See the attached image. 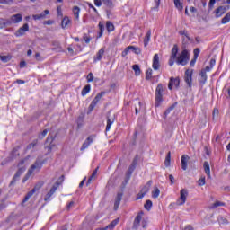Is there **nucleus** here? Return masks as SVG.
Here are the masks:
<instances>
[{
    "mask_svg": "<svg viewBox=\"0 0 230 230\" xmlns=\"http://www.w3.org/2000/svg\"><path fill=\"white\" fill-rule=\"evenodd\" d=\"M24 161L25 160H21L19 162L18 170L10 182V186H15V182L21 179V175H22L23 172H26V165H24Z\"/></svg>",
    "mask_w": 230,
    "mask_h": 230,
    "instance_id": "obj_1",
    "label": "nucleus"
},
{
    "mask_svg": "<svg viewBox=\"0 0 230 230\" xmlns=\"http://www.w3.org/2000/svg\"><path fill=\"white\" fill-rule=\"evenodd\" d=\"M190 62V52L184 49L180 56L176 58V64L178 66H186Z\"/></svg>",
    "mask_w": 230,
    "mask_h": 230,
    "instance_id": "obj_2",
    "label": "nucleus"
},
{
    "mask_svg": "<svg viewBox=\"0 0 230 230\" xmlns=\"http://www.w3.org/2000/svg\"><path fill=\"white\" fill-rule=\"evenodd\" d=\"M64 175H61L58 180L56 181V185H53L52 188L50 189L49 192H48L44 198V200L48 202L49 199H51V196L57 191L58 186L64 182Z\"/></svg>",
    "mask_w": 230,
    "mask_h": 230,
    "instance_id": "obj_3",
    "label": "nucleus"
},
{
    "mask_svg": "<svg viewBox=\"0 0 230 230\" xmlns=\"http://www.w3.org/2000/svg\"><path fill=\"white\" fill-rule=\"evenodd\" d=\"M187 199H188V190L186 189H182L180 191V197L176 200V206H184V204H186Z\"/></svg>",
    "mask_w": 230,
    "mask_h": 230,
    "instance_id": "obj_4",
    "label": "nucleus"
},
{
    "mask_svg": "<svg viewBox=\"0 0 230 230\" xmlns=\"http://www.w3.org/2000/svg\"><path fill=\"white\" fill-rule=\"evenodd\" d=\"M163 84H159L155 91V107H159V102H163Z\"/></svg>",
    "mask_w": 230,
    "mask_h": 230,
    "instance_id": "obj_5",
    "label": "nucleus"
},
{
    "mask_svg": "<svg viewBox=\"0 0 230 230\" xmlns=\"http://www.w3.org/2000/svg\"><path fill=\"white\" fill-rule=\"evenodd\" d=\"M55 137H57V136H53V135H49V137H47L46 143H49V145L46 147V150H47L46 155H48V154H51V150L55 148L56 145L53 144V141H55Z\"/></svg>",
    "mask_w": 230,
    "mask_h": 230,
    "instance_id": "obj_6",
    "label": "nucleus"
},
{
    "mask_svg": "<svg viewBox=\"0 0 230 230\" xmlns=\"http://www.w3.org/2000/svg\"><path fill=\"white\" fill-rule=\"evenodd\" d=\"M184 81L188 87H191L193 82V69H187L185 71Z\"/></svg>",
    "mask_w": 230,
    "mask_h": 230,
    "instance_id": "obj_7",
    "label": "nucleus"
},
{
    "mask_svg": "<svg viewBox=\"0 0 230 230\" xmlns=\"http://www.w3.org/2000/svg\"><path fill=\"white\" fill-rule=\"evenodd\" d=\"M42 164H44V162H42V160H40V158H37L35 163L29 169V175H31L34 170H38V172L40 171V169L42 168Z\"/></svg>",
    "mask_w": 230,
    "mask_h": 230,
    "instance_id": "obj_8",
    "label": "nucleus"
},
{
    "mask_svg": "<svg viewBox=\"0 0 230 230\" xmlns=\"http://www.w3.org/2000/svg\"><path fill=\"white\" fill-rule=\"evenodd\" d=\"M26 31H30V25L28 23L23 24L14 33L15 37H22L26 35Z\"/></svg>",
    "mask_w": 230,
    "mask_h": 230,
    "instance_id": "obj_9",
    "label": "nucleus"
},
{
    "mask_svg": "<svg viewBox=\"0 0 230 230\" xmlns=\"http://www.w3.org/2000/svg\"><path fill=\"white\" fill-rule=\"evenodd\" d=\"M115 119H116V115L113 112L109 111L107 113L106 131L111 130V127L112 126V123H114Z\"/></svg>",
    "mask_w": 230,
    "mask_h": 230,
    "instance_id": "obj_10",
    "label": "nucleus"
},
{
    "mask_svg": "<svg viewBox=\"0 0 230 230\" xmlns=\"http://www.w3.org/2000/svg\"><path fill=\"white\" fill-rule=\"evenodd\" d=\"M199 82L200 85H205L206 82H208V74H206V70H201L199 76Z\"/></svg>",
    "mask_w": 230,
    "mask_h": 230,
    "instance_id": "obj_11",
    "label": "nucleus"
},
{
    "mask_svg": "<svg viewBox=\"0 0 230 230\" xmlns=\"http://www.w3.org/2000/svg\"><path fill=\"white\" fill-rule=\"evenodd\" d=\"M180 84L181 80L179 78L171 77L168 84V89L172 91L173 89V85H175V87H179Z\"/></svg>",
    "mask_w": 230,
    "mask_h": 230,
    "instance_id": "obj_12",
    "label": "nucleus"
},
{
    "mask_svg": "<svg viewBox=\"0 0 230 230\" xmlns=\"http://www.w3.org/2000/svg\"><path fill=\"white\" fill-rule=\"evenodd\" d=\"M11 24H18V22H21L22 21V15L21 13L13 14L9 19Z\"/></svg>",
    "mask_w": 230,
    "mask_h": 230,
    "instance_id": "obj_13",
    "label": "nucleus"
},
{
    "mask_svg": "<svg viewBox=\"0 0 230 230\" xmlns=\"http://www.w3.org/2000/svg\"><path fill=\"white\" fill-rule=\"evenodd\" d=\"M179 34L186 37V39H187V40L185 38L182 39L183 44H188V41L189 42H193V39H191L190 37V35L188 34V31L186 30L180 31Z\"/></svg>",
    "mask_w": 230,
    "mask_h": 230,
    "instance_id": "obj_14",
    "label": "nucleus"
},
{
    "mask_svg": "<svg viewBox=\"0 0 230 230\" xmlns=\"http://www.w3.org/2000/svg\"><path fill=\"white\" fill-rule=\"evenodd\" d=\"M47 15H49V10H45L40 14H33L32 19H34V21H41L42 19H45Z\"/></svg>",
    "mask_w": 230,
    "mask_h": 230,
    "instance_id": "obj_15",
    "label": "nucleus"
},
{
    "mask_svg": "<svg viewBox=\"0 0 230 230\" xmlns=\"http://www.w3.org/2000/svg\"><path fill=\"white\" fill-rule=\"evenodd\" d=\"M123 199V193L122 192H118L115 202H114V210H118L119 208V204H121V199Z\"/></svg>",
    "mask_w": 230,
    "mask_h": 230,
    "instance_id": "obj_16",
    "label": "nucleus"
},
{
    "mask_svg": "<svg viewBox=\"0 0 230 230\" xmlns=\"http://www.w3.org/2000/svg\"><path fill=\"white\" fill-rule=\"evenodd\" d=\"M188 161H190V156L188 155H183L181 156V170H188Z\"/></svg>",
    "mask_w": 230,
    "mask_h": 230,
    "instance_id": "obj_17",
    "label": "nucleus"
},
{
    "mask_svg": "<svg viewBox=\"0 0 230 230\" xmlns=\"http://www.w3.org/2000/svg\"><path fill=\"white\" fill-rule=\"evenodd\" d=\"M161 67V64L159 63V55L155 54L153 58V69L157 71Z\"/></svg>",
    "mask_w": 230,
    "mask_h": 230,
    "instance_id": "obj_18",
    "label": "nucleus"
},
{
    "mask_svg": "<svg viewBox=\"0 0 230 230\" xmlns=\"http://www.w3.org/2000/svg\"><path fill=\"white\" fill-rule=\"evenodd\" d=\"M194 53V57L191 59L190 65L191 67H193V66H195V63L197 62V58H199V55L200 54V49L197 48L193 50Z\"/></svg>",
    "mask_w": 230,
    "mask_h": 230,
    "instance_id": "obj_19",
    "label": "nucleus"
},
{
    "mask_svg": "<svg viewBox=\"0 0 230 230\" xmlns=\"http://www.w3.org/2000/svg\"><path fill=\"white\" fill-rule=\"evenodd\" d=\"M91 143H93V136H89L85 142H84V144L81 146V151L84 152V150H85V148H89V145H91Z\"/></svg>",
    "mask_w": 230,
    "mask_h": 230,
    "instance_id": "obj_20",
    "label": "nucleus"
},
{
    "mask_svg": "<svg viewBox=\"0 0 230 230\" xmlns=\"http://www.w3.org/2000/svg\"><path fill=\"white\" fill-rule=\"evenodd\" d=\"M6 26H12V22L8 19L0 18V30L6 28Z\"/></svg>",
    "mask_w": 230,
    "mask_h": 230,
    "instance_id": "obj_21",
    "label": "nucleus"
},
{
    "mask_svg": "<svg viewBox=\"0 0 230 230\" xmlns=\"http://www.w3.org/2000/svg\"><path fill=\"white\" fill-rule=\"evenodd\" d=\"M103 55H105V48H102L96 54V56L94 57V61H99L102 60V58H103Z\"/></svg>",
    "mask_w": 230,
    "mask_h": 230,
    "instance_id": "obj_22",
    "label": "nucleus"
},
{
    "mask_svg": "<svg viewBox=\"0 0 230 230\" xmlns=\"http://www.w3.org/2000/svg\"><path fill=\"white\" fill-rule=\"evenodd\" d=\"M216 17H222L224 13H226V7L224 6H219L215 10Z\"/></svg>",
    "mask_w": 230,
    "mask_h": 230,
    "instance_id": "obj_23",
    "label": "nucleus"
},
{
    "mask_svg": "<svg viewBox=\"0 0 230 230\" xmlns=\"http://www.w3.org/2000/svg\"><path fill=\"white\" fill-rule=\"evenodd\" d=\"M152 180H150L142 189H141V193L144 195H146L148 191H150V187L152 186Z\"/></svg>",
    "mask_w": 230,
    "mask_h": 230,
    "instance_id": "obj_24",
    "label": "nucleus"
},
{
    "mask_svg": "<svg viewBox=\"0 0 230 230\" xmlns=\"http://www.w3.org/2000/svg\"><path fill=\"white\" fill-rule=\"evenodd\" d=\"M142 217L140 215H137L134 222H133V229H137L139 227V224H141Z\"/></svg>",
    "mask_w": 230,
    "mask_h": 230,
    "instance_id": "obj_25",
    "label": "nucleus"
},
{
    "mask_svg": "<svg viewBox=\"0 0 230 230\" xmlns=\"http://www.w3.org/2000/svg\"><path fill=\"white\" fill-rule=\"evenodd\" d=\"M150 37H152V31L148 30L145 38H144V46L146 48L148 46V42H150Z\"/></svg>",
    "mask_w": 230,
    "mask_h": 230,
    "instance_id": "obj_26",
    "label": "nucleus"
},
{
    "mask_svg": "<svg viewBox=\"0 0 230 230\" xmlns=\"http://www.w3.org/2000/svg\"><path fill=\"white\" fill-rule=\"evenodd\" d=\"M69 24H71V20L69 19V17L65 16L61 22V27L63 29H66Z\"/></svg>",
    "mask_w": 230,
    "mask_h": 230,
    "instance_id": "obj_27",
    "label": "nucleus"
},
{
    "mask_svg": "<svg viewBox=\"0 0 230 230\" xmlns=\"http://www.w3.org/2000/svg\"><path fill=\"white\" fill-rule=\"evenodd\" d=\"M52 46H55L54 48H52V51H58V53L62 52V47L60 46V42L53 41Z\"/></svg>",
    "mask_w": 230,
    "mask_h": 230,
    "instance_id": "obj_28",
    "label": "nucleus"
},
{
    "mask_svg": "<svg viewBox=\"0 0 230 230\" xmlns=\"http://www.w3.org/2000/svg\"><path fill=\"white\" fill-rule=\"evenodd\" d=\"M203 168H204L205 173H206L208 177H211V169H210V167H209V163H208V162H204V164H203Z\"/></svg>",
    "mask_w": 230,
    "mask_h": 230,
    "instance_id": "obj_29",
    "label": "nucleus"
},
{
    "mask_svg": "<svg viewBox=\"0 0 230 230\" xmlns=\"http://www.w3.org/2000/svg\"><path fill=\"white\" fill-rule=\"evenodd\" d=\"M98 100L93 99L91 102V104L88 107V114H91V112H93V111H94V107H96V105H98Z\"/></svg>",
    "mask_w": 230,
    "mask_h": 230,
    "instance_id": "obj_30",
    "label": "nucleus"
},
{
    "mask_svg": "<svg viewBox=\"0 0 230 230\" xmlns=\"http://www.w3.org/2000/svg\"><path fill=\"white\" fill-rule=\"evenodd\" d=\"M177 53H179V47L177 46V44H175V45H173V48L172 49L171 58H177Z\"/></svg>",
    "mask_w": 230,
    "mask_h": 230,
    "instance_id": "obj_31",
    "label": "nucleus"
},
{
    "mask_svg": "<svg viewBox=\"0 0 230 230\" xmlns=\"http://www.w3.org/2000/svg\"><path fill=\"white\" fill-rule=\"evenodd\" d=\"M35 193V190H31V191H29L27 193V195L24 197L23 200H22V204H24V202H28L30 200V199H31V197H33V194Z\"/></svg>",
    "mask_w": 230,
    "mask_h": 230,
    "instance_id": "obj_32",
    "label": "nucleus"
},
{
    "mask_svg": "<svg viewBox=\"0 0 230 230\" xmlns=\"http://www.w3.org/2000/svg\"><path fill=\"white\" fill-rule=\"evenodd\" d=\"M174 5L179 10V12H182L184 6L182 5V2L181 0H174Z\"/></svg>",
    "mask_w": 230,
    "mask_h": 230,
    "instance_id": "obj_33",
    "label": "nucleus"
},
{
    "mask_svg": "<svg viewBox=\"0 0 230 230\" xmlns=\"http://www.w3.org/2000/svg\"><path fill=\"white\" fill-rule=\"evenodd\" d=\"M98 168L97 167L93 172L92 173V175L89 177L87 182H86V186H89L91 184V182L93 181V179H94L96 177V173H98Z\"/></svg>",
    "mask_w": 230,
    "mask_h": 230,
    "instance_id": "obj_34",
    "label": "nucleus"
},
{
    "mask_svg": "<svg viewBox=\"0 0 230 230\" xmlns=\"http://www.w3.org/2000/svg\"><path fill=\"white\" fill-rule=\"evenodd\" d=\"M175 107H177V102H174L172 106H170L164 113V118H166V116H168V114H170V112H172V111H173V109H175Z\"/></svg>",
    "mask_w": 230,
    "mask_h": 230,
    "instance_id": "obj_35",
    "label": "nucleus"
},
{
    "mask_svg": "<svg viewBox=\"0 0 230 230\" xmlns=\"http://www.w3.org/2000/svg\"><path fill=\"white\" fill-rule=\"evenodd\" d=\"M91 92V84H87V85H85L84 88H83V90H82V92H81V94H82V96H85L86 94H88V93H90Z\"/></svg>",
    "mask_w": 230,
    "mask_h": 230,
    "instance_id": "obj_36",
    "label": "nucleus"
},
{
    "mask_svg": "<svg viewBox=\"0 0 230 230\" xmlns=\"http://www.w3.org/2000/svg\"><path fill=\"white\" fill-rule=\"evenodd\" d=\"M132 69L135 71V76H139V75H141V68H139V65H133Z\"/></svg>",
    "mask_w": 230,
    "mask_h": 230,
    "instance_id": "obj_37",
    "label": "nucleus"
},
{
    "mask_svg": "<svg viewBox=\"0 0 230 230\" xmlns=\"http://www.w3.org/2000/svg\"><path fill=\"white\" fill-rule=\"evenodd\" d=\"M134 170H136V165L134 164H131L128 167V170L127 171L128 179H130V175L134 172Z\"/></svg>",
    "mask_w": 230,
    "mask_h": 230,
    "instance_id": "obj_38",
    "label": "nucleus"
},
{
    "mask_svg": "<svg viewBox=\"0 0 230 230\" xmlns=\"http://www.w3.org/2000/svg\"><path fill=\"white\" fill-rule=\"evenodd\" d=\"M130 51H133L135 55H141V49L139 47L129 46Z\"/></svg>",
    "mask_w": 230,
    "mask_h": 230,
    "instance_id": "obj_39",
    "label": "nucleus"
},
{
    "mask_svg": "<svg viewBox=\"0 0 230 230\" xmlns=\"http://www.w3.org/2000/svg\"><path fill=\"white\" fill-rule=\"evenodd\" d=\"M230 21V12L227 13L221 20V23L222 24H227V22H229Z\"/></svg>",
    "mask_w": 230,
    "mask_h": 230,
    "instance_id": "obj_40",
    "label": "nucleus"
},
{
    "mask_svg": "<svg viewBox=\"0 0 230 230\" xmlns=\"http://www.w3.org/2000/svg\"><path fill=\"white\" fill-rule=\"evenodd\" d=\"M73 13H74L75 19L78 20V19H79V16H80V7L75 6V7L73 8Z\"/></svg>",
    "mask_w": 230,
    "mask_h": 230,
    "instance_id": "obj_41",
    "label": "nucleus"
},
{
    "mask_svg": "<svg viewBox=\"0 0 230 230\" xmlns=\"http://www.w3.org/2000/svg\"><path fill=\"white\" fill-rule=\"evenodd\" d=\"M106 30L111 32V31H114V24H112V22H106Z\"/></svg>",
    "mask_w": 230,
    "mask_h": 230,
    "instance_id": "obj_42",
    "label": "nucleus"
},
{
    "mask_svg": "<svg viewBox=\"0 0 230 230\" xmlns=\"http://www.w3.org/2000/svg\"><path fill=\"white\" fill-rule=\"evenodd\" d=\"M145 209H146L147 211H150V209H152V200L147 199L144 205Z\"/></svg>",
    "mask_w": 230,
    "mask_h": 230,
    "instance_id": "obj_43",
    "label": "nucleus"
},
{
    "mask_svg": "<svg viewBox=\"0 0 230 230\" xmlns=\"http://www.w3.org/2000/svg\"><path fill=\"white\" fill-rule=\"evenodd\" d=\"M160 193H161V190H159V188L155 187V190L152 191L153 199H157V197H159Z\"/></svg>",
    "mask_w": 230,
    "mask_h": 230,
    "instance_id": "obj_44",
    "label": "nucleus"
},
{
    "mask_svg": "<svg viewBox=\"0 0 230 230\" xmlns=\"http://www.w3.org/2000/svg\"><path fill=\"white\" fill-rule=\"evenodd\" d=\"M219 206H226V203L222 201H216L211 207L210 209H215L216 208H219Z\"/></svg>",
    "mask_w": 230,
    "mask_h": 230,
    "instance_id": "obj_45",
    "label": "nucleus"
},
{
    "mask_svg": "<svg viewBox=\"0 0 230 230\" xmlns=\"http://www.w3.org/2000/svg\"><path fill=\"white\" fill-rule=\"evenodd\" d=\"M99 30H100V32L98 37L100 38L103 36V30H105V26L103 25V23H102V22H99Z\"/></svg>",
    "mask_w": 230,
    "mask_h": 230,
    "instance_id": "obj_46",
    "label": "nucleus"
},
{
    "mask_svg": "<svg viewBox=\"0 0 230 230\" xmlns=\"http://www.w3.org/2000/svg\"><path fill=\"white\" fill-rule=\"evenodd\" d=\"M172 153L171 152H168L166 157H165V162H164V164L165 166H170V161L172 159Z\"/></svg>",
    "mask_w": 230,
    "mask_h": 230,
    "instance_id": "obj_47",
    "label": "nucleus"
},
{
    "mask_svg": "<svg viewBox=\"0 0 230 230\" xmlns=\"http://www.w3.org/2000/svg\"><path fill=\"white\" fill-rule=\"evenodd\" d=\"M217 222H219L220 224H228L229 222L227 221V218L219 216V217L217 218Z\"/></svg>",
    "mask_w": 230,
    "mask_h": 230,
    "instance_id": "obj_48",
    "label": "nucleus"
},
{
    "mask_svg": "<svg viewBox=\"0 0 230 230\" xmlns=\"http://www.w3.org/2000/svg\"><path fill=\"white\" fill-rule=\"evenodd\" d=\"M199 186H204L206 184V176H201L198 181Z\"/></svg>",
    "mask_w": 230,
    "mask_h": 230,
    "instance_id": "obj_49",
    "label": "nucleus"
},
{
    "mask_svg": "<svg viewBox=\"0 0 230 230\" xmlns=\"http://www.w3.org/2000/svg\"><path fill=\"white\" fill-rule=\"evenodd\" d=\"M42 186H44V182H38L32 190H34V191H39Z\"/></svg>",
    "mask_w": 230,
    "mask_h": 230,
    "instance_id": "obj_50",
    "label": "nucleus"
},
{
    "mask_svg": "<svg viewBox=\"0 0 230 230\" xmlns=\"http://www.w3.org/2000/svg\"><path fill=\"white\" fill-rule=\"evenodd\" d=\"M215 3H217V0H210L208 3V12H211L215 6Z\"/></svg>",
    "mask_w": 230,
    "mask_h": 230,
    "instance_id": "obj_51",
    "label": "nucleus"
},
{
    "mask_svg": "<svg viewBox=\"0 0 230 230\" xmlns=\"http://www.w3.org/2000/svg\"><path fill=\"white\" fill-rule=\"evenodd\" d=\"M151 78H152V68H149L146 73V80H150Z\"/></svg>",
    "mask_w": 230,
    "mask_h": 230,
    "instance_id": "obj_52",
    "label": "nucleus"
},
{
    "mask_svg": "<svg viewBox=\"0 0 230 230\" xmlns=\"http://www.w3.org/2000/svg\"><path fill=\"white\" fill-rule=\"evenodd\" d=\"M102 3L109 8H112V0H102Z\"/></svg>",
    "mask_w": 230,
    "mask_h": 230,
    "instance_id": "obj_53",
    "label": "nucleus"
},
{
    "mask_svg": "<svg viewBox=\"0 0 230 230\" xmlns=\"http://www.w3.org/2000/svg\"><path fill=\"white\" fill-rule=\"evenodd\" d=\"M48 135V129H44L39 136V139H42L43 137H46V136Z\"/></svg>",
    "mask_w": 230,
    "mask_h": 230,
    "instance_id": "obj_54",
    "label": "nucleus"
},
{
    "mask_svg": "<svg viewBox=\"0 0 230 230\" xmlns=\"http://www.w3.org/2000/svg\"><path fill=\"white\" fill-rule=\"evenodd\" d=\"M103 94H105V92H101L99 93L96 96H95V100H97V102H100L102 100V98L103 97Z\"/></svg>",
    "mask_w": 230,
    "mask_h": 230,
    "instance_id": "obj_55",
    "label": "nucleus"
},
{
    "mask_svg": "<svg viewBox=\"0 0 230 230\" xmlns=\"http://www.w3.org/2000/svg\"><path fill=\"white\" fill-rule=\"evenodd\" d=\"M138 162H139V155H136V156L134 157L131 164H134L135 166H137Z\"/></svg>",
    "mask_w": 230,
    "mask_h": 230,
    "instance_id": "obj_56",
    "label": "nucleus"
},
{
    "mask_svg": "<svg viewBox=\"0 0 230 230\" xmlns=\"http://www.w3.org/2000/svg\"><path fill=\"white\" fill-rule=\"evenodd\" d=\"M86 78H87V82H93L94 81V75L91 72L88 74Z\"/></svg>",
    "mask_w": 230,
    "mask_h": 230,
    "instance_id": "obj_57",
    "label": "nucleus"
},
{
    "mask_svg": "<svg viewBox=\"0 0 230 230\" xmlns=\"http://www.w3.org/2000/svg\"><path fill=\"white\" fill-rule=\"evenodd\" d=\"M128 51H130V46L127 47L124 51L122 52V57L125 58L127 55H128Z\"/></svg>",
    "mask_w": 230,
    "mask_h": 230,
    "instance_id": "obj_58",
    "label": "nucleus"
},
{
    "mask_svg": "<svg viewBox=\"0 0 230 230\" xmlns=\"http://www.w3.org/2000/svg\"><path fill=\"white\" fill-rule=\"evenodd\" d=\"M155 6L153 7V10H158L159 4H161V0H155Z\"/></svg>",
    "mask_w": 230,
    "mask_h": 230,
    "instance_id": "obj_59",
    "label": "nucleus"
},
{
    "mask_svg": "<svg viewBox=\"0 0 230 230\" xmlns=\"http://www.w3.org/2000/svg\"><path fill=\"white\" fill-rule=\"evenodd\" d=\"M73 206H75V201H70L66 206V211H70Z\"/></svg>",
    "mask_w": 230,
    "mask_h": 230,
    "instance_id": "obj_60",
    "label": "nucleus"
},
{
    "mask_svg": "<svg viewBox=\"0 0 230 230\" xmlns=\"http://www.w3.org/2000/svg\"><path fill=\"white\" fill-rule=\"evenodd\" d=\"M31 174H30V171L28 170V172H27V174L23 177L22 182V183L26 182V181H28V179H30V176H31Z\"/></svg>",
    "mask_w": 230,
    "mask_h": 230,
    "instance_id": "obj_61",
    "label": "nucleus"
},
{
    "mask_svg": "<svg viewBox=\"0 0 230 230\" xmlns=\"http://www.w3.org/2000/svg\"><path fill=\"white\" fill-rule=\"evenodd\" d=\"M84 121V116H79L77 119V125L80 127L82 125V122Z\"/></svg>",
    "mask_w": 230,
    "mask_h": 230,
    "instance_id": "obj_62",
    "label": "nucleus"
},
{
    "mask_svg": "<svg viewBox=\"0 0 230 230\" xmlns=\"http://www.w3.org/2000/svg\"><path fill=\"white\" fill-rule=\"evenodd\" d=\"M0 59L2 62H8V56H0Z\"/></svg>",
    "mask_w": 230,
    "mask_h": 230,
    "instance_id": "obj_63",
    "label": "nucleus"
},
{
    "mask_svg": "<svg viewBox=\"0 0 230 230\" xmlns=\"http://www.w3.org/2000/svg\"><path fill=\"white\" fill-rule=\"evenodd\" d=\"M146 194H144L143 192H141L140 190V193H138L137 195V200H139V199H143V197H145Z\"/></svg>",
    "mask_w": 230,
    "mask_h": 230,
    "instance_id": "obj_64",
    "label": "nucleus"
}]
</instances>
